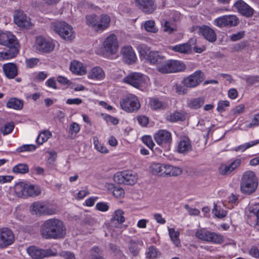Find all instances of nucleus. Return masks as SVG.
Instances as JSON below:
<instances>
[{
	"label": "nucleus",
	"mask_w": 259,
	"mask_h": 259,
	"mask_svg": "<svg viewBox=\"0 0 259 259\" xmlns=\"http://www.w3.org/2000/svg\"><path fill=\"white\" fill-rule=\"evenodd\" d=\"M146 59L150 64L158 65L162 63L165 60V57L157 51H152L149 54Z\"/></svg>",
	"instance_id": "28"
},
{
	"label": "nucleus",
	"mask_w": 259,
	"mask_h": 259,
	"mask_svg": "<svg viewBox=\"0 0 259 259\" xmlns=\"http://www.w3.org/2000/svg\"><path fill=\"white\" fill-rule=\"evenodd\" d=\"M195 236L197 239L202 241L214 244H222L224 241V237L221 234L211 232L206 228L197 230Z\"/></svg>",
	"instance_id": "5"
},
{
	"label": "nucleus",
	"mask_w": 259,
	"mask_h": 259,
	"mask_svg": "<svg viewBox=\"0 0 259 259\" xmlns=\"http://www.w3.org/2000/svg\"><path fill=\"white\" fill-rule=\"evenodd\" d=\"M191 50V46L188 43L177 45L172 47V50L174 51L183 54H188Z\"/></svg>",
	"instance_id": "37"
},
{
	"label": "nucleus",
	"mask_w": 259,
	"mask_h": 259,
	"mask_svg": "<svg viewBox=\"0 0 259 259\" xmlns=\"http://www.w3.org/2000/svg\"><path fill=\"white\" fill-rule=\"evenodd\" d=\"M137 179L138 178L136 174L130 170L118 172L114 176V180L115 182L127 185L135 184Z\"/></svg>",
	"instance_id": "11"
},
{
	"label": "nucleus",
	"mask_w": 259,
	"mask_h": 259,
	"mask_svg": "<svg viewBox=\"0 0 259 259\" xmlns=\"http://www.w3.org/2000/svg\"><path fill=\"white\" fill-rule=\"evenodd\" d=\"M161 254L159 250L154 245L148 247L145 252L146 257L147 259H157L160 257Z\"/></svg>",
	"instance_id": "33"
},
{
	"label": "nucleus",
	"mask_w": 259,
	"mask_h": 259,
	"mask_svg": "<svg viewBox=\"0 0 259 259\" xmlns=\"http://www.w3.org/2000/svg\"><path fill=\"white\" fill-rule=\"evenodd\" d=\"M36 146L33 144L23 145L17 149V151L19 153L25 151L31 152L36 149Z\"/></svg>",
	"instance_id": "54"
},
{
	"label": "nucleus",
	"mask_w": 259,
	"mask_h": 259,
	"mask_svg": "<svg viewBox=\"0 0 259 259\" xmlns=\"http://www.w3.org/2000/svg\"><path fill=\"white\" fill-rule=\"evenodd\" d=\"M45 202L36 201L33 202L30 206V210L36 215L45 214Z\"/></svg>",
	"instance_id": "31"
},
{
	"label": "nucleus",
	"mask_w": 259,
	"mask_h": 259,
	"mask_svg": "<svg viewBox=\"0 0 259 259\" xmlns=\"http://www.w3.org/2000/svg\"><path fill=\"white\" fill-rule=\"evenodd\" d=\"M192 150L190 140L187 137L182 138L178 143L177 151L179 153L186 154Z\"/></svg>",
	"instance_id": "26"
},
{
	"label": "nucleus",
	"mask_w": 259,
	"mask_h": 259,
	"mask_svg": "<svg viewBox=\"0 0 259 259\" xmlns=\"http://www.w3.org/2000/svg\"><path fill=\"white\" fill-rule=\"evenodd\" d=\"M70 69L73 73L78 75H83L86 73L85 68L81 62L77 61L71 62Z\"/></svg>",
	"instance_id": "30"
},
{
	"label": "nucleus",
	"mask_w": 259,
	"mask_h": 259,
	"mask_svg": "<svg viewBox=\"0 0 259 259\" xmlns=\"http://www.w3.org/2000/svg\"><path fill=\"white\" fill-rule=\"evenodd\" d=\"M147 77L139 72H132L123 78V82L137 89L144 87L146 84Z\"/></svg>",
	"instance_id": "10"
},
{
	"label": "nucleus",
	"mask_w": 259,
	"mask_h": 259,
	"mask_svg": "<svg viewBox=\"0 0 259 259\" xmlns=\"http://www.w3.org/2000/svg\"><path fill=\"white\" fill-rule=\"evenodd\" d=\"M212 212L216 217L219 219L225 218L227 214V212L226 210L221 209L217 205H214V208L212 210Z\"/></svg>",
	"instance_id": "52"
},
{
	"label": "nucleus",
	"mask_w": 259,
	"mask_h": 259,
	"mask_svg": "<svg viewBox=\"0 0 259 259\" xmlns=\"http://www.w3.org/2000/svg\"><path fill=\"white\" fill-rule=\"evenodd\" d=\"M198 32L205 39L210 42H213L217 40V34L213 29L206 25L199 27Z\"/></svg>",
	"instance_id": "22"
},
{
	"label": "nucleus",
	"mask_w": 259,
	"mask_h": 259,
	"mask_svg": "<svg viewBox=\"0 0 259 259\" xmlns=\"http://www.w3.org/2000/svg\"><path fill=\"white\" fill-rule=\"evenodd\" d=\"M165 164L158 163H152L150 166V170L153 175L164 177Z\"/></svg>",
	"instance_id": "36"
},
{
	"label": "nucleus",
	"mask_w": 259,
	"mask_h": 259,
	"mask_svg": "<svg viewBox=\"0 0 259 259\" xmlns=\"http://www.w3.org/2000/svg\"><path fill=\"white\" fill-rule=\"evenodd\" d=\"M12 170L15 174H24L29 171V167L26 164L19 163L13 167Z\"/></svg>",
	"instance_id": "43"
},
{
	"label": "nucleus",
	"mask_w": 259,
	"mask_h": 259,
	"mask_svg": "<svg viewBox=\"0 0 259 259\" xmlns=\"http://www.w3.org/2000/svg\"><path fill=\"white\" fill-rule=\"evenodd\" d=\"M40 232L46 239H61L66 235V227L62 221L50 219L46 220L41 226Z\"/></svg>",
	"instance_id": "1"
},
{
	"label": "nucleus",
	"mask_w": 259,
	"mask_h": 259,
	"mask_svg": "<svg viewBox=\"0 0 259 259\" xmlns=\"http://www.w3.org/2000/svg\"><path fill=\"white\" fill-rule=\"evenodd\" d=\"M14 235L8 228H0V248H4L14 242Z\"/></svg>",
	"instance_id": "19"
},
{
	"label": "nucleus",
	"mask_w": 259,
	"mask_h": 259,
	"mask_svg": "<svg viewBox=\"0 0 259 259\" xmlns=\"http://www.w3.org/2000/svg\"><path fill=\"white\" fill-rule=\"evenodd\" d=\"M249 254L255 258H259V247L252 246L249 250Z\"/></svg>",
	"instance_id": "64"
},
{
	"label": "nucleus",
	"mask_w": 259,
	"mask_h": 259,
	"mask_svg": "<svg viewBox=\"0 0 259 259\" xmlns=\"http://www.w3.org/2000/svg\"><path fill=\"white\" fill-rule=\"evenodd\" d=\"M233 7L241 15L247 18L252 17L254 14V10L242 0H237L234 4Z\"/></svg>",
	"instance_id": "20"
},
{
	"label": "nucleus",
	"mask_w": 259,
	"mask_h": 259,
	"mask_svg": "<svg viewBox=\"0 0 259 259\" xmlns=\"http://www.w3.org/2000/svg\"><path fill=\"white\" fill-rule=\"evenodd\" d=\"M48 74L45 71H40L36 74L33 77V80L36 82H41L47 78Z\"/></svg>",
	"instance_id": "60"
},
{
	"label": "nucleus",
	"mask_w": 259,
	"mask_h": 259,
	"mask_svg": "<svg viewBox=\"0 0 259 259\" xmlns=\"http://www.w3.org/2000/svg\"><path fill=\"white\" fill-rule=\"evenodd\" d=\"M55 43L50 38L42 36H38L35 38L34 48L35 50L42 53H50L55 48Z\"/></svg>",
	"instance_id": "9"
},
{
	"label": "nucleus",
	"mask_w": 259,
	"mask_h": 259,
	"mask_svg": "<svg viewBox=\"0 0 259 259\" xmlns=\"http://www.w3.org/2000/svg\"><path fill=\"white\" fill-rule=\"evenodd\" d=\"M51 26L53 30L65 40H71L75 37L72 27L65 22H53Z\"/></svg>",
	"instance_id": "6"
},
{
	"label": "nucleus",
	"mask_w": 259,
	"mask_h": 259,
	"mask_svg": "<svg viewBox=\"0 0 259 259\" xmlns=\"http://www.w3.org/2000/svg\"><path fill=\"white\" fill-rule=\"evenodd\" d=\"M258 186V179L254 171L247 170L242 176L240 183L241 192L250 195L255 192Z\"/></svg>",
	"instance_id": "3"
},
{
	"label": "nucleus",
	"mask_w": 259,
	"mask_h": 259,
	"mask_svg": "<svg viewBox=\"0 0 259 259\" xmlns=\"http://www.w3.org/2000/svg\"><path fill=\"white\" fill-rule=\"evenodd\" d=\"M128 249L130 251V252L134 255V256H137L138 255L139 251H140V248L138 246V244L135 241H134L133 240L130 241L129 245H128Z\"/></svg>",
	"instance_id": "51"
},
{
	"label": "nucleus",
	"mask_w": 259,
	"mask_h": 259,
	"mask_svg": "<svg viewBox=\"0 0 259 259\" xmlns=\"http://www.w3.org/2000/svg\"><path fill=\"white\" fill-rule=\"evenodd\" d=\"M121 53L125 61L128 64L134 63L137 57L134 51L131 46H125L121 50Z\"/></svg>",
	"instance_id": "23"
},
{
	"label": "nucleus",
	"mask_w": 259,
	"mask_h": 259,
	"mask_svg": "<svg viewBox=\"0 0 259 259\" xmlns=\"http://www.w3.org/2000/svg\"><path fill=\"white\" fill-rule=\"evenodd\" d=\"M239 23L238 18L234 15H224L214 20V25L221 28L236 26Z\"/></svg>",
	"instance_id": "15"
},
{
	"label": "nucleus",
	"mask_w": 259,
	"mask_h": 259,
	"mask_svg": "<svg viewBox=\"0 0 259 259\" xmlns=\"http://www.w3.org/2000/svg\"><path fill=\"white\" fill-rule=\"evenodd\" d=\"M171 73L183 71L185 68L184 64L178 60H169Z\"/></svg>",
	"instance_id": "39"
},
{
	"label": "nucleus",
	"mask_w": 259,
	"mask_h": 259,
	"mask_svg": "<svg viewBox=\"0 0 259 259\" xmlns=\"http://www.w3.org/2000/svg\"><path fill=\"white\" fill-rule=\"evenodd\" d=\"M204 78V73L200 70H197L184 78L182 83L187 88H195L202 82Z\"/></svg>",
	"instance_id": "17"
},
{
	"label": "nucleus",
	"mask_w": 259,
	"mask_h": 259,
	"mask_svg": "<svg viewBox=\"0 0 259 259\" xmlns=\"http://www.w3.org/2000/svg\"><path fill=\"white\" fill-rule=\"evenodd\" d=\"M150 104L151 107L154 110L160 109L163 105V102L157 98L151 99Z\"/></svg>",
	"instance_id": "57"
},
{
	"label": "nucleus",
	"mask_w": 259,
	"mask_h": 259,
	"mask_svg": "<svg viewBox=\"0 0 259 259\" xmlns=\"http://www.w3.org/2000/svg\"><path fill=\"white\" fill-rule=\"evenodd\" d=\"M145 29L146 31L152 33H156L158 29L155 27V22L152 20H149L145 23Z\"/></svg>",
	"instance_id": "49"
},
{
	"label": "nucleus",
	"mask_w": 259,
	"mask_h": 259,
	"mask_svg": "<svg viewBox=\"0 0 259 259\" xmlns=\"http://www.w3.org/2000/svg\"><path fill=\"white\" fill-rule=\"evenodd\" d=\"M244 157L236 158L229 164H222L219 168V174L222 176H228L237 169L241 165Z\"/></svg>",
	"instance_id": "18"
},
{
	"label": "nucleus",
	"mask_w": 259,
	"mask_h": 259,
	"mask_svg": "<svg viewBox=\"0 0 259 259\" xmlns=\"http://www.w3.org/2000/svg\"><path fill=\"white\" fill-rule=\"evenodd\" d=\"M105 73L100 67H95L89 72L88 77L93 80H101L105 78Z\"/></svg>",
	"instance_id": "27"
},
{
	"label": "nucleus",
	"mask_w": 259,
	"mask_h": 259,
	"mask_svg": "<svg viewBox=\"0 0 259 259\" xmlns=\"http://www.w3.org/2000/svg\"><path fill=\"white\" fill-rule=\"evenodd\" d=\"M14 128L13 122H8L5 124L4 127L1 129V132L4 135L10 134Z\"/></svg>",
	"instance_id": "58"
},
{
	"label": "nucleus",
	"mask_w": 259,
	"mask_h": 259,
	"mask_svg": "<svg viewBox=\"0 0 259 259\" xmlns=\"http://www.w3.org/2000/svg\"><path fill=\"white\" fill-rule=\"evenodd\" d=\"M39 59L36 58H31L26 60V65L27 68H32L38 64Z\"/></svg>",
	"instance_id": "61"
},
{
	"label": "nucleus",
	"mask_w": 259,
	"mask_h": 259,
	"mask_svg": "<svg viewBox=\"0 0 259 259\" xmlns=\"http://www.w3.org/2000/svg\"><path fill=\"white\" fill-rule=\"evenodd\" d=\"M258 144H259V140L252 141L244 143L243 144L240 145L237 147L234 148L233 150L236 152H238V151L244 152L246 149H247L254 145H256Z\"/></svg>",
	"instance_id": "42"
},
{
	"label": "nucleus",
	"mask_w": 259,
	"mask_h": 259,
	"mask_svg": "<svg viewBox=\"0 0 259 259\" xmlns=\"http://www.w3.org/2000/svg\"><path fill=\"white\" fill-rule=\"evenodd\" d=\"M143 142L148 146L150 149L152 150L155 144L154 143L152 139L150 136H144L142 137Z\"/></svg>",
	"instance_id": "62"
},
{
	"label": "nucleus",
	"mask_w": 259,
	"mask_h": 259,
	"mask_svg": "<svg viewBox=\"0 0 259 259\" xmlns=\"http://www.w3.org/2000/svg\"><path fill=\"white\" fill-rule=\"evenodd\" d=\"M98 16L95 14L87 15L85 17L86 24L97 31Z\"/></svg>",
	"instance_id": "40"
},
{
	"label": "nucleus",
	"mask_w": 259,
	"mask_h": 259,
	"mask_svg": "<svg viewBox=\"0 0 259 259\" xmlns=\"http://www.w3.org/2000/svg\"><path fill=\"white\" fill-rule=\"evenodd\" d=\"M52 136V133L49 130H44L40 132L38 136L36 142L39 145H41L47 142Z\"/></svg>",
	"instance_id": "38"
},
{
	"label": "nucleus",
	"mask_w": 259,
	"mask_h": 259,
	"mask_svg": "<svg viewBox=\"0 0 259 259\" xmlns=\"http://www.w3.org/2000/svg\"><path fill=\"white\" fill-rule=\"evenodd\" d=\"M138 50L140 56H143L146 59V57H148V56H149V54L151 52L150 50V48L144 44L139 45L138 47Z\"/></svg>",
	"instance_id": "47"
},
{
	"label": "nucleus",
	"mask_w": 259,
	"mask_h": 259,
	"mask_svg": "<svg viewBox=\"0 0 259 259\" xmlns=\"http://www.w3.org/2000/svg\"><path fill=\"white\" fill-rule=\"evenodd\" d=\"M110 18L107 14H102L98 16L97 23V32H102L106 29L110 25Z\"/></svg>",
	"instance_id": "25"
},
{
	"label": "nucleus",
	"mask_w": 259,
	"mask_h": 259,
	"mask_svg": "<svg viewBox=\"0 0 259 259\" xmlns=\"http://www.w3.org/2000/svg\"><path fill=\"white\" fill-rule=\"evenodd\" d=\"M164 170V177L178 176L181 175V174L182 173V170L180 167L174 166L172 165L168 164H165V167Z\"/></svg>",
	"instance_id": "29"
},
{
	"label": "nucleus",
	"mask_w": 259,
	"mask_h": 259,
	"mask_svg": "<svg viewBox=\"0 0 259 259\" xmlns=\"http://www.w3.org/2000/svg\"><path fill=\"white\" fill-rule=\"evenodd\" d=\"M58 211L56 205L45 202V214L53 215L56 214Z\"/></svg>",
	"instance_id": "45"
},
{
	"label": "nucleus",
	"mask_w": 259,
	"mask_h": 259,
	"mask_svg": "<svg viewBox=\"0 0 259 259\" xmlns=\"http://www.w3.org/2000/svg\"><path fill=\"white\" fill-rule=\"evenodd\" d=\"M157 70L162 73H171L169 60L165 62L164 60L162 63L158 65Z\"/></svg>",
	"instance_id": "44"
},
{
	"label": "nucleus",
	"mask_w": 259,
	"mask_h": 259,
	"mask_svg": "<svg viewBox=\"0 0 259 259\" xmlns=\"http://www.w3.org/2000/svg\"><path fill=\"white\" fill-rule=\"evenodd\" d=\"M113 195L116 198H121L124 196V190L120 187H114L113 190Z\"/></svg>",
	"instance_id": "63"
},
{
	"label": "nucleus",
	"mask_w": 259,
	"mask_h": 259,
	"mask_svg": "<svg viewBox=\"0 0 259 259\" xmlns=\"http://www.w3.org/2000/svg\"><path fill=\"white\" fill-rule=\"evenodd\" d=\"M163 30L164 32L171 33L177 30V28L175 25L168 21H165L163 24Z\"/></svg>",
	"instance_id": "50"
},
{
	"label": "nucleus",
	"mask_w": 259,
	"mask_h": 259,
	"mask_svg": "<svg viewBox=\"0 0 259 259\" xmlns=\"http://www.w3.org/2000/svg\"><path fill=\"white\" fill-rule=\"evenodd\" d=\"M110 249L114 255L117 256L120 259H123L124 255L122 251L119 249V247L115 244H111L110 245Z\"/></svg>",
	"instance_id": "56"
},
{
	"label": "nucleus",
	"mask_w": 259,
	"mask_h": 259,
	"mask_svg": "<svg viewBox=\"0 0 259 259\" xmlns=\"http://www.w3.org/2000/svg\"><path fill=\"white\" fill-rule=\"evenodd\" d=\"M185 116L181 112L176 111L170 113L167 117V119L170 122H177L185 120Z\"/></svg>",
	"instance_id": "41"
},
{
	"label": "nucleus",
	"mask_w": 259,
	"mask_h": 259,
	"mask_svg": "<svg viewBox=\"0 0 259 259\" xmlns=\"http://www.w3.org/2000/svg\"><path fill=\"white\" fill-rule=\"evenodd\" d=\"M14 191L19 197H35L41 193L40 187L37 185H29L23 182L16 184L14 186Z\"/></svg>",
	"instance_id": "4"
},
{
	"label": "nucleus",
	"mask_w": 259,
	"mask_h": 259,
	"mask_svg": "<svg viewBox=\"0 0 259 259\" xmlns=\"http://www.w3.org/2000/svg\"><path fill=\"white\" fill-rule=\"evenodd\" d=\"M156 143L165 151L170 149L172 142V134L166 130H159L154 135Z\"/></svg>",
	"instance_id": "8"
},
{
	"label": "nucleus",
	"mask_w": 259,
	"mask_h": 259,
	"mask_svg": "<svg viewBox=\"0 0 259 259\" xmlns=\"http://www.w3.org/2000/svg\"><path fill=\"white\" fill-rule=\"evenodd\" d=\"M6 106L9 108L19 110L23 107V101L17 98H11L7 103Z\"/></svg>",
	"instance_id": "32"
},
{
	"label": "nucleus",
	"mask_w": 259,
	"mask_h": 259,
	"mask_svg": "<svg viewBox=\"0 0 259 259\" xmlns=\"http://www.w3.org/2000/svg\"><path fill=\"white\" fill-rule=\"evenodd\" d=\"M168 231L171 241L176 246L179 247L181 245V242L179 238L180 232L178 231H176L174 228H168Z\"/></svg>",
	"instance_id": "35"
},
{
	"label": "nucleus",
	"mask_w": 259,
	"mask_h": 259,
	"mask_svg": "<svg viewBox=\"0 0 259 259\" xmlns=\"http://www.w3.org/2000/svg\"><path fill=\"white\" fill-rule=\"evenodd\" d=\"M0 45L7 47L0 52V60H10L16 57L19 52L20 45L16 36L10 31L0 30Z\"/></svg>",
	"instance_id": "2"
},
{
	"label": "nucleus",
	"mask_w": 259,
	"mask_h": 259,
	"mask_svg": "<svg viewBox=\"0 0 259 259\" xmlns=\"http://www.w3.org/2000/svg\"><path fill=\"white\" fill-rule=\"evenodd\" d=\"M172 90L175 91L176 93L179 95H185L187 92L186 87L184 84L182 85L178 83H176L173 85Z\"/></svg>",
	"instance_id": "48"
},
{
	"label": "nucleus",
	"mask_w": 259,
	"mask_h": 259,
	"mask_svg": "<svg viewBox=\"0 0 259 259\" xmlns=\"http://www.w3.org/2000/svg\"><path fill=\"white\" fill-rule=\"evenodd\" d=\"M91 257L90 259H104L101 254V251L98 247H94L92 248Z\"/></svg>",
	"instance_id": "55"
},
{
	"label": "nucleus",
	"mask_w": 259,
	"mask_h": 259,
	"mask_svg": "<svg viewBox=\"0 0 259 259\" xmlns=\"http://www.w3.org/2000/svg\"><path fill=\"white\" fill-rule=\"evenodd\" d=\"M136 4L145 14L152 13L156 8V5L153 0H135Z\"/></svg>",
	"instance_id": "21"
},
{
	"label": "nucleus",
	"mask_w": 259,
	"mask_h": 259,
	"mask_svg": "<svg viewBox=\"0 0 259 259\" xmlns=\"http://www.w3.org/2000/svg\"><path fill=\"white\" fill-rule=\"evenodd\" d=\"M118 41L116 36L114 34H110L107 36L103 42V50L107 54H115L118 50Z\"/></svg>",
	"instance_id": "16"
},
{
	"label": "nucleus",
	"mask_w": 259,
	"mask_h": 259,
	"mask_svg": "<svg viewBox=\"0 0 259 259\" xmlns=\"http://www.w3.org/2000/svg\"><path fill=\"white\" fill-rule=\"evenodd\" d=\"M27 251L31 257L35 259H40L46 257L55 256L57 253L55 249H43L34 246L29 247Z\"/></svg>",
	"instance_id": "12"
},
{
	"label": "nucleus",
	"mask_w": 259,
	"mask_h": 259,
	"mask_svg": "<svg viewBox=\"0 0 259 259\" xmlns=\"http://www.w3.org/2000/svg\"><path fill=\"white\" fill-rule=\"evenodd\" d=\"M247 222L259 231V203L249 205Z\"/></svg>",
	"instance_id": "13"
},
{
	"label": "nucleus",
	"mask_w": 259,
	"mask_h": 259,
	"mask_svg": "<svg viewBox=\"0 0 259 259\" xmlns=\"http://www.w3.org/2000/svg\"><path fill=\"white\" fill-rule=\"evenodd\" d=\"M3 70L6 77L9 79L14 78L18 74L17 66L13 63L5 64Z\"/></svg>",
	"instance_id": "24"
},
{
	"label": "nucleus",
	"mask_w": 259,
	"mask_h": 259,
	"mask_svg": "<svg viewBox=\"0 0 259 259\" xmlns=\"http://www.w3.org/2000/svg\"><path fill=\"white\" fill-rule=\"evenodd\" d=\"M204 101L203 97L193 98L188 101L187 106L192 109H198L204 104Z\"/></svg>",
	"instance_id": "34"
},
{
	"label": "nucleus",
	"mask_w": 259,
	"mask_h": 259,
	"mask_svg": "<svg viewBox=\"0 0 259 259\" xmlns=\"http://www.w3.org/2000/svg\"><path fill=\"white\" fill-rule=\"evenodd\" d=\"M121 108L129 113L137 112L141 107L137 97L133 94H128L123 96L120 101Z\"/></svg>",
	"instance_id": "7"
},
{
	"label": "nucleus",
	"mask_w": 259,
	"mask_h": 259,
	"mask_svg": "<svg viewBox=\"0 0 259 259\" xmlns=\"http://www.w3.org/2000/svg\"><path fill=\"white\" fill-rule=\"evenodd\" d=\"M230 103L228 101H220L218 103L217 110L218 112L222 113L226 110V108L229 107Z\"/></svg>",
	"instance_id": "59"
},
{
	"label": "nucleus",
	"mask_w": 259,
	"mask_h": 259,
	"mask_svg": "<svg viewBox=\"0 0 259 259\" xmlns=\"http://www.w3.org/2000/svg\"><path fill=\"white\" fill-rule=\"evenodd\" d=\"M124 211L121 209H118L114 211V216L112 218V220L116 221L119 224L123 223L125 219L123 216Z\"/></svg>",
	"instance_id": "46"
},
{
	"label": "nucleus",
	"mask_w": 259,
	"mask_h": 259,
	"mask_svg": "<svg viewBox=\"0 0 259 259\" xmlns=\"http://www.w3.org/2000/svg\"><path fill=\"white\" fill-rule=\"evenodd\" d=\"M13 17L15 23L20 28L28 29L32 26L30 19L21 10H15Z\"/></svg>",
	"instance_id": "14"
},
{
	"label": "nucleus",
	"mask_w": 259,
	"mask_h": 259,
	"mask_svg": "<svg viewBox=\"0 0 259 259\" xmlns=\"http://www.w3.org/2000/svg\"><path fill=\"white\" fill-rule=\"evenodd\" d=\"M94 143L96 149L102 153H107L109 151L108 149L102 144L99 143L97 138H94Z\"/></svg>",
	"instance_id": "53"
}]
</instances>
